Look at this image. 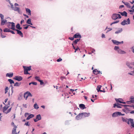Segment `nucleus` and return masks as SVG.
<instances>
[{"mask_svg":"<svg viewBox=\"0 0 134 134\" xmlns=\"http://www.w3.org/2000/svg\"><path fill=\"white\" fill-rule=\"evenodd\" d=\"M122 119L123 122L127 123L128 125L131 124L132 127H134V122L133 119L131 118L127 119L126 118H124L122 117Z\"/></svg>","mask_w":134,"mask_h":134,"instance_id":"f257e3e1","label":"nucleus"},{"mask_svg":"<svg viewBox=\"0 0 134 134\" xmlns=\"http://www.w3.org/2000/svg\"><path fill=\"white\" fill-rule=\"evenodd\" d=\"M23 67L24 69V74L25 75L30 74L28 72L31 69V66H23Z\"/></svg>","mask_w":134,"mask_h":134,"instance_id":"f03ea898","label":"nucleus"},{"mask_svg":"<svg viewBox=\"0 0 134 134\" xmlns=\"http://www.w3.org/2000/svg\"><path fill=\"white\" fill-rule=\"evenodd\" d=\"M32 96L31 93L29 91H27L24 94V97L26 100L27 99L28 97H32Z\"/></svg>","mask_w":134,"mask_h":134,"instance_id":"7ed1b4c3","label":"nucleus"},{"mask_svg":"<svg viewBox=\"0 0 134 134\" xmlns=\"http://www.w3.org/2000/svg\"><path fill=\"white\" fill-rule=\"evenodd\" d=\"M9 24L8 25V27H9V26L10 25V24H11V27L10 28L11 29L13 30H15L17 31V29H15V24L13 22H8Z\"/></svg>","mask_w":134,"mask_h":134,"instance_id":"20e7f679","label":"nucleus"},{"mask_svg":"<svg viewBox=\"0 0 134 134\" xmlns=\"http://www.w3.org/2000/svg\"><path fill=\"white\" fill-rule=\"evenodd\" d=\"M121 16L119 14H114L112 16V18L113 19L116 20L118 18H120Z\"/></svg>","mask_w":134,"mask_h":134,"instance_id":"39448f33","label":"nucleus"},{"mask_svg":"<svg viewBox=\"0 0 134 134\" xmlns=\"http://www.w3.org/2000/svg\"><path fill=\"white\" fill-rule=\"evenodd\" d=\"M11 5V8H12V9L14 10L15 11H17V3H15L14 4L15 7H14V5L12 3H11L10 4Z\"/></svg>","mask_w":134,"mask_h":134,"instance_id":"423d86ee","label":"nucleus"},{"mask_svg":"<svg viewBox=\"0 0 134 134\" xmlns=\"http://www.w3.org/2000/svg\"><path fill=\"white\" fill-rule=\"evenodd\" d=\"M127 23H125V20H124L121 23V24L123 25H124L126 24H130V21L129 18L127 19Z\"/></svg>","mask_w":134,"mask_h":134,"instance_id":"0eeeda50","label":"nucleus"},{"mask_svg":"<svg viewBox=\"0 0 134 134\" xmlns=\"http://www.w3.org/2000/svg\"><path fill=\"white\" fill-rule=\"evenodd\" d=\"M41 115L38 114L36 116V118L34 119V120L35 122H36L38 120H40L41 119Z\"/></svg>","mask_w":134,"mask_h":134,"instance_id":"6e6552de","label":"nucleus"},{"mask_svg":"<svg viewBox=\"0 0 134 134\" xmlns=\"http://www.w3.org/2000/svg\"><path fill=\"white\" fill-rule=\"evenodd\" d=\"M14 128L13 129L12 133L13 134H16L17 133L16 132V128L17 127V126L15 125H14L13 126Z\"/></svg>","mask_w":134,"mask_h":134,"instance_id":"1a4fd4ad","label":"nucleus"},{"mask_svg":"<svg viewBox=\"0 0 134 134\" xmlns=\"http://www.w3.org/2000/svg\"><path fill=\"white\" fill-rule=\"evenodd\" d=\"M82 117V114L81 113H80L76 116V119L77 120H79L81 119Z\"/></svg>","mask_w":134,"mask_h":134,"instance_id":"9d476101","label":"nucleus"},{"mask_svg":"<svg viewBox=\"0 0 134 134\" xmlns=\"http://www.w3.org/2000/svg\"><path fill=\"white\" fill-rule=\"evenodd\" d=\"M74 36L75 38H79L80 39L81 37V35L78 33L75 34Z\"/></svg>","mask_w":134,"mask_h":134,"instance_id":"9b49d317","label":"nucleus"},{"mask_svg":"<svg viewBox=\"0 0 134 134\" xmlns=\"http://www.w3.org/2000/svg\"><path fill=\"white\" fill-rule=\"evenodd\" d=\"M81 113L83 117V116L85 117H88L90 115V113Z\"/></svg>","mask_w":134,"mask_h":134,"instance_id":"f8f14e48","label":"nucleus"},{"mask_svg":"<svg viewBox=\"0 0 134 134\" xmlns=\"http://www.w3.org/2000/svg\"><path fill=\"white\" fill-rule=\"evenodd\" d=\"M120 113V112L117 111L116 112L113 114L112 116L113 117H115L119 115V114Z\"/></svg>","mask_w":134,"mask_h":134,"instance_id":"ddd939ff","label":"nucleus"},{"mask_svg":"<svg viewBox=\"0 0 134 134\" xmlns=\"http://www.w3.org/2000/svg\"><path fill=\"white\" fill-rule=\"evenodd\" d=\"M13 72H9L7 73L6 75V77H8L10 78L13 77Z\"/></svg>","mask_w":134,"mask_h":134,"instance_id":"4468645a","label":"nucleus"},{"mask_svg":"<svg viewBox=\"0 0 134 134\" xmlns=\"http://www.w3.org/2000/svg\"><path fill=\"white\" fill-rule=\"evenodd\" d=\"M118 53L120 54H124L126 53L124 51H123L120 49H119L118 50Z\"/></svg>","mask_w":134,"mask_h":134,"instance_id":"2eb2a0df","label":"nucleus"},{"mask_svg":"<svg viewBox=\"0 0 134 134\" xmlns=\"http://www.w3.org/2000/svg\"><path fill=\"white\" fill-rule=\"evenodd\" d=\"M116 101L117 102H119L121 103L125 104L126 103L125 102H123L122 101L123 100L121 98H119L118 99H115Z\"/></svg>","mask_w":134,"mask_h":134,"instance_id":"dca6fc26","label":"nucleus"},{"mask_svg":"<svg viewBox=\"0 0 134 134\" xmlns=\"http://www.w3.org/2000/svg\"><path fill=\"white\" fill-rule=\"evenodd\" d=\"M101 87V86L100 85L98 86L97 88V90L98 92H99V91H100L101 92H105V91L104 90L103 91L100 90Z\"/></svg>","mask_w":134,"mask_h":134,"instance_id":"f3484780","label":"nucleus"},{"mask_svg":"<svg viewBox=\"0 0 134 134\" xmlns=\"http://www.w3.org/2000/svg\"><path fill=\"white\" fill-rule=\"evenodd\" d=\"M93 72L94 74L95 75H97L98 74H99L100 73V71L98 70L97 69L93 70Z\"/></svg>","mask_w":134,"mask_h":134,"instance_id":"a211bd4d","label":"nucleus"},{"mask_svg":"<svg viewBox=\"0 0 134 134\" xmlns=\"http://www.w3.org/2000/svg\"><path fill=\"white\" fill-rule=\"evenodd\" d=\"M1 25H4L5 23H6V22L7 21L5 19H2L1 20Z\"/></svg>","mask_w":134,"mask_h":134,"instance_id":"6ab92c4d","label":"nucleus"},{"mask_svg":"<svg viewBox=\"0 0 134 134\" xmlns=\"http://www.w3.org/2000/svg\"><path fill=\"white\" fill-rule=\"evenodd\" d=\"M34 116V115L32 114H31L30 115H29L27 117L26 119L27 120H28L30 119V118L33 117Z\"/></svg>","mask_w":134,"mask_h":134,"instance_id":"aec40b11","label":"nucleus"},{"mask_svg":"<svg viewBox=\"0 0 134 134\" xmlns=\"http://www.w3.org/2000/svg\"><path fill=\"white\" fill-rule=\"evenodd\" d=\"M17 34L19 35L21 37H23V34L20 31L17 30Z\"/></svg>","mask_w":134,"mask_h":134,"instance_id":"412c9836","label":"nucleus"},{"mask_svg":"<svg viewBox=\"0 0 134 134\" xmlns=\"http://www.w3.org/2000/svg\"><path fill=\"white\" fill-rule=\"evenodd\" d=\"M79 107L80 108L82 109H83L86 108L85 107V105L83 104H80Z\"/></svg>","mask_w":134,"mask_h":134,"instance_id":"4be33fe9","label":"nucleus"},{"mask_svg":"<svg viewBox=\"0 0 134 134\" xmlns=\"http://www.w3.org/2000/svg\"><path fill=\"white\" fill-rule=\"evenodd\" d=\"M119 13H120L121 15L122 16H127V13L125 11H124L123 12H119Z\"/></svg>","mask_w":134,"mask_h":134,"instance_id":"5701e85b","label":"nucleus"},{"mask_svg":"<svg viewBox=\"0 0 134 134\" xmlns=\"http://www.w3.org/2000/svg\"><path fill=\"white\" fill-rule=\"evenodd\" d=\"M112 41L115 44L118 45L120 44V42L116 40H112Z\"/></svg>","mask_w":134,"mask_h":134,"instance_id":"b1692460","label":"nucleus"},{"mask_svg":"<svg viewBox=\"0 0 134 134\" xmlns=\"http://www.w3.org/2000/svg\"><path fill=\"white\" fill-rule=\"evenodd\" d=\"M26 11L28 13V15H31V10L30 9L28 8H26Z\"/></svg>","mask_w":134,"mask_h":134,"instance_id":"393cba45","label":"nucleus"},{"mask_svg":"<svg viewBox=\"0 0 134 134\" xmlns=\"http://www.w3.org/2000/svg\"><path fill=\"white\" fill-rule=\"evenodd\" d=\"M122 31V28H120L119 30L115 32L116 34H118L120 33Z\"/></svg>","mask_w":134,"mask_h":134,"instance_id":"a878e982","label":"nucleus"},{"mask_svg":"<svg viewBox=\"0 0 134 134\" xmlns=\"http://www.w3.org/2000/svg\"><path fill=\"white\" fill-rule=\"evenodd\" d=\"M26 23L27 24L31 25H32V24L31 23V19H29L27 21Z\"/></svg>","mask_w":134,"mask_h":134,"instance_id":"bb28decb","label":"nucleus"},{"mask_svg":"<svg viewBox=\"0 0 134 134\" xmlns=\"http://www.w3.org/2000/svg\"><path fill=\"white\" fill-rule=\"evenodd\" d=\"M8 107H6L5 106L3 107V111L4 113L5 111L7 110L8 108Z\"/></svg>","mask_w":134,"mask_h":134,"instance_id":"cd10ccee","label":"nucleus"},{"mask_svg":"<svg viewBox=\"0 0 134 134\" xmlns=\"http://www.w3.org/2000/svg\"><path fill=\"white\" fill-rule=\"evenodd\" d=\"M8 81L9 82L11 85H12V83H14V82L13 80L10 79H8Z\"/></svg>","mask_w":134,"mask_h":134,"instance_id":"c85d7f7f","label":"nucleus"},{"mask_svg":"<svg viewBox=\"0 0 134 134\" xmlns=\"http://www.w3.org/2000/svg\"><path fill=\"white\" fill-rule=\"evenodd\" d=\"M23 79L22 77L20 76H17V81H20Z\"/></svg>","mask_w":134,"mask_h":134,"instance_id":"c756f323","label":"nucleus"},{"mask_svg":"<svg viewBox=\"0 0 134 134\" xmlns=\"http://www.w3.org/2000/svg\"><path fill=\"white\" fill-rule=\"evenodd\" d=\"M10 29L8 28H5L3 30L4 32H9Z\"/></svg>","mask_w":134,"mask_h":134,"instance_id":"7c9ffc66","label":"nucleus"},{"mask_svg":"<svg viewBox=\"0 0 134 134\" xmlns=\"http://www.w3.org/2000/svg\"><path fill=\"white\" fill-rule=\"evenodd\" d=\"M80 40V38L74 41L73 42V43H74V44H76L77 43V42Z\"/></svg>","mask_w":134,"mask_h":134,"instance_id":"2f4dec72","label":"nucleus"},{"mask_svg":"<svg viewBox=\"0 0 134 134\" xmlns=\"http://www.w3.org/2000/svg\"><path fill=\"white\" fill-rule=\"evenodd\" d=\"M126 103L127 104L134 103V100H130L126 102Z\"/></svg>","mask_w":134,"mask_h":134,"instance_id":"473e14b6","label":"nucleus"},{"mask_svg":"<svg viewBox=\"0 0 134 134\" xmlns=\"http://www.w3.org/2000/svg\"><path fill=\"white\" fill-rule=\"evenodd\" d=\"M35 78L36 80L38 81H39L41 80H40V77L38 76H36L35 77Z\"/></svg>","mask_w":134,"mask_h":134,"instance_id":"72a5a7b5","label":"nucleus"},{"mask_svg":"<svg viewBox=\"0 0 134 134\" xmlns=\"http://www.w3.org/2000/svg\"><path fill=\"white\" fill-rule=\"evenodd\" d=\"M34 108L36 109H37L39 108L38 105L36 103L34 104Z\"/></svg>","mask_w":134,"mask_h":134,"instance_id":"f704fd0d","label":"nucleus"},{"mask_svg":"<svg viewBox=\"0 0 134 134\" xmlns=\"http://www.w3.org/2000/svg\"><path fill=\"white\" fill-rule=\"evenodd\" d=\"M12 108H9L7 111V112H4V113L6 114H7L8 113H9L10 112V111H11V110Z\"/></svg>","mask_w":134,"mask_h":134,"instance_id":"c9c22d12","label":"nucleus"},{"mask_svg":"<svg viewBox=\"0 0 134 134\" xmlns=\"http://www.w3.org/2000/svg\"><path fill=\"white\" fill-rule=\"evenodd\" d=\"M125 4L126 5L127 7L128 8H130V5L129 3H125Z\"/></svg>","mask_w":134,"mask_h":134,"instance_id":"e433bc0d","label":"nucleus"},{"mask_svg":"<svg viewBox=\"0 0 134 134\" xmlns=\"http://www.w3.org/2000/svg\"><path fill=\"white\" fill-rule=\"evenodd\" d=\"M31 84H32L34 85H36L37 84V83L36 82H32L29 83V85H30Z\"/></svg>","mask_w":134,"mask_h":134,"instance_id":"4c0bfd02","label":"nucleus"},{"mask_svg":"<svg viewBox=\"0 0 134 134\" xmlns=\"http://www.w3.org/2000/svg\"><path fill=\"white\" fill-rule=\"evenodd\" d=\"M19 96H20V97H19L18 99L19 100H20L21 99V97H22L23 96V94L22 93H20L19 95Z\"/></svg>","mask_w":134,"mask_h":134,"instance_id":"58836bf2","label":"nucleus"},{"mask_svg":"<svg viewBox=\"0 0 134 134\" xmlns=\"http://www.w3.org/2000/svg\"><path fill=\"white\" fill-rule=\"evenodd\" d=\"M126 65L130 68H131V67L130 66V64L128 62H127L126 63Z\"/></svg>","mask_w":134,"mask_h":134,"instance_id":"ea45409f","label":"nucleus"},{"mask_svg":"<svg viewBox=\"0 0 134 134\" xmlns=\"http://www.w3.org/2000/svg\"><path fill=\"white\" fill-rule=\"evenodd\" d=\"M74 49L75 50V51L74 52L75 53H76V51H77L78 50H79V51L80 50V48H79V47H77V48H76Z\"/></svg>","mask_w":134,"mask_h":134,"instance_id":"a19ab883","label":"nucleus"},{"mask_svg":"<svg viewBox=\"0 0 134 134\" xmlns=\"http://www.w3.org/2000/svg\"><path fill=\"white\" fill-rule=\"evenodd\" d=\"M119 20H118V21H115L114 22H113V23H112L110 24V25H112L113 24L118 23L119 22Z\"/></svg>","mask_w":134,"mask_h":134,"instance_id":"79ce46f5","label":"nucleus"},{"mask_svg":"<svg viewBox=\"0 0 134 134\" xmlns=\"http://www.w3.org/2000/svg\"><path fill=\"white\" fill-rule=\"evenodd\" d=\"M4 15L2 14H0V17L1 18V20L3 19H4Z\"/></svg>","mask_w":134,"mask_h":134,"instance_id":"37998d69","label":"nucleus"},{"mask_svg":"<svg viewBox=\"0 0 134 134\" xmlns=\"http://www.w3.org/2000/svg\"><path fill=\"white\" fill-rule=\"evenodd\" d=\"M17 29L19 30H21L22 29V28L20 27V25L19 24H17Z\"/></svg>","mask_w":134,"mask_h":134,"instance_id":"c03bdc74","label":"nucleus"},{"mask_svg":"<svg viewBox=\"0 0 134 134\" xmlns=\"http://www.w3.org/2000/svg\"><path fill=\"white\" fill-rule=\"evenodd\" d=\"M114 49L115 50H118L119 49V48L118 47L115 46Z\"/></svg>","mask_w":134,"mask_h":134,"instance_id":"a18cd8bd","label":"nucleus"},{"mask_svg":"<svg viewBox=\"0 0 134 134\" xmlns=\"http://www.w3.org/2000/svg\"><path fill=\"white\" fill-rule=\"evenodd\" d=\"M1 37H2L3 38H5L6 37V36H5L3 35L2 32L1 33Z\"/></svg>","mask_w":134,"mask_h":134,"instance_id":"49530a36","label":"nucleus"},{"mask_svg":"<svg viewBox=\"0 0 134 134\" xmlns=\"http://www.w3.org/2000/svg\"><path fill=\"white\" fill-rule=\"evenodd\" d=\"M74 38V36H73V37H69L68 38L69 39L73 41L74 40V38Z\"/></svg>","mask_w":134,"mask_h":134,"instance_id":"de8ad7c7","label":"nucleus"},{"mask_svg":"<svg viewBox=\"0 0 134 134\" xmlns=\"http://www.w3.org/2000/svg\"><path fill=\"white\" fill-rule=\"evenodd\" d=\"M60 79L62 81H63V80L64 79H66L65 77L64 76H61L60 77Z\"/></svg>","mask_w":134,"mask_h":134,"instance_id":"09e8293b","label":"nucleus"},{"mask_svg":"<svg viewBox=\"0 0 134 134\" xmlns=\"http://www.w3.org/2000/svg\"><path fill=\"white\" fill-rule=\"evenodd\" d=\"M39 82H40V84L41 85H42L44 83V82L43 80H40Z\"/></svg>","mask_w":134,"mask_h":134,"instance_id":"8fccbe9b","label":"nucleus"},{"mask_svg":"<svg viewBox=\"0 0 134 134\" xmlns=\"http://www.w3.org/2000/svg\"><path fill=\"white\" fill-rule=\"evenodd\" d=\"M62 60V59L61 58H59V59H58L57 60V62H60V61H61Z\"/></svg>","mask_w":134,"mask_h":134,"instance_id":"3c124183","label":"nucleus"},{"mask_svg":"<svg viewBox=\"0 0 134 134\" xmlns=\"http://www.w3.org/2000/svg\"><path fill=\"white\" fill-rule=\"evenodd\" d=\"M108 30H107V32H106L107 33L109 31L112 30V29H111V28H108Z\"/></svg>","mask_w":134,"mask_h":134,"instance_id":"603ef678","label":"nucleus"},{"mask_svg":"<svg viewBox=\"0 0 134 134\" xmlns=\"http://www.w3.org/2000/svg\"><path fill=\"white\" fill-rule=\"evenodd\" d=\"M27 25V26H26L25 27H24V29H27L28 28V27H29L28 26H31L30 25Z\"/></svg>","mask_w":134,"mask_h":134,"instance_id":"864d4df0","label":"nucleus"},{"mask_svg":"<svg viewBox=\"0 0 134 134\" xmlns=\"http://www.w3.org/2000/svg\"><path fill=\"white\" fill-rule=\"evenodd\" d=\"M29 122L28 121L25 124V125H26L27 126H29Z\"/></svg>","mask_w":134,"mask_h":134,"instance_id":"5fc2aeb1","label":"nucleus"},{"mask_svg":"<svg viewBox=\"0 0 134 134\" xmlns=\"http://www.w3.org/2000/svg\"><path fill=\"white\" fill-rule=\"evenodd\" d=\"M9 32H10L13 34H15L13 30H10Z\"/></svg>","mask_w":134,"mask_h":134,"instance_id":"6e6d98bb","label":"nucleus"},{"mask_svg":"<svg viewBox=\"0 0 134 134\" xmlns=\"http://www.w3.org/2000/svg\"><path fill=\"white\" fill-rule=\"evenodd\" d=\"M29 115V113H26L25 114V116L26 117V116H28Z\"/></svg>","mask_w":134,"mask_h":134,"instance_id":"4d7b16f0","label":"nucleus"},{"mask_svg":"<svg viewBox=\"0 0 134 134\" xmlns=\"http://www.w3.org/2000/svg\"><path fill=\"white\" fill-rule=\"evenodd\" d=\"M117 106L118 108H120V107L118 106V105H117L116 104H114V107L115 108V107L116 106Z\"/></svg>","mask_w":134,"mask_h":134,"instance_id":"13d9d810","label":"nucleus"},{"mask_svg":"<svg viewBox=\"0 0 134 134\" xmlns=\"http://www.w3.org/2000/svg\"><path fill=\"white\" fill-rule=\"evenodd\" d=\"M9 90V88L8 87H6L5 89V91H8V90Z\"/></svg>","mask_w":134,"mask_h":134,"instance_id":"bf43d9fd","label":"nucleus"},{"mask_svg":"<svg viewBox=\"0 0 134 134\" xmlns=\"http://www.w3.org/2000/svg\"><path fill=\"white\" fill-rule=\"evenodd\" d=\"M130 12H132V13L134 12V9H133L130 10Z\"/></svg>","mask_w":134,"mask_h":134,"instance_id":"052dcab7","label":"nucleus"},{"mask_svg":"<svg viewBox=\"0 0 134 134\" xmlns=\"http://www.w3.org/2000/svg\"><path fill=\"white\" fill-rule=\"evenodd\" d=\"M102 38H105V35L104 34H102Z\"/></svg>","mask_w":134,"mask_h":134,"instance_id":"680f3d73","label":"nucleus"},{"mask_svg":"<svg viewBox=\"0 0 134 134\" xmlns=\"http://www.w3.org/2000/svg\"><path fill=\"white\" fill-rule=\"evenodd\" d=\"M131 49H132L133 52L134 53V46L132 47Z\"/></svg>","mask_w":134,"mask_h":134,"instance_id":"e2e57ef3","label":"nucleus"},{"mask_svg":"<svg viewBox=\"0 0 134 134\" xmlns=\"http://www.w3.org/2000/svg\"><path fill=\"white\" fill-rule=\"evenodd\" d=\"M24 15L26 16L27 18H29V16L27 15H26L24 14Z\"/></svg>","mask_w":134,"mask_h":134,"instance_id":"0e129e2a","label":"nucleus"},{"mask_svg":"<svg viewBox=\"0 0 134 134\" xmlns=\"http://www.w3.org/2000/svg\"><path fill=\"white\" fill-rule=\"evenodd\" d=\"M130 99H131V100H132V99H134V97H133V96H132L131 97Z\"/></svg>","mask_w":134,"mask_h":134,"instance_id":"69168bd1","label":"nucleus"},{"mask_svg":"<svg viewBox=\"0 0 134 134\" xmlns=\"http://www.w3.org/2000/svg\"><path fill=\"white\" fill-rule=\"evenodd\" d=\"M124 7V5H120V6L119 8H121Z\"/></svg>","mask_w":134,"mask_h":134,"instance_id":"338daca9","label":"nucleus"},{"mask_svg":"<svg viewBox=\"0 0 134 134\" xmlns=\"http://www.w3.org/2000/svg\"><path fill=\"white\" fill-rule=\"evenodd\" d=\"M131 114H134V110H133L130 112Z\"/></svg>","mask_w":134,"mask_h":134,"instance_id":"774afa93","label":"nucleus"}]
</instances>
